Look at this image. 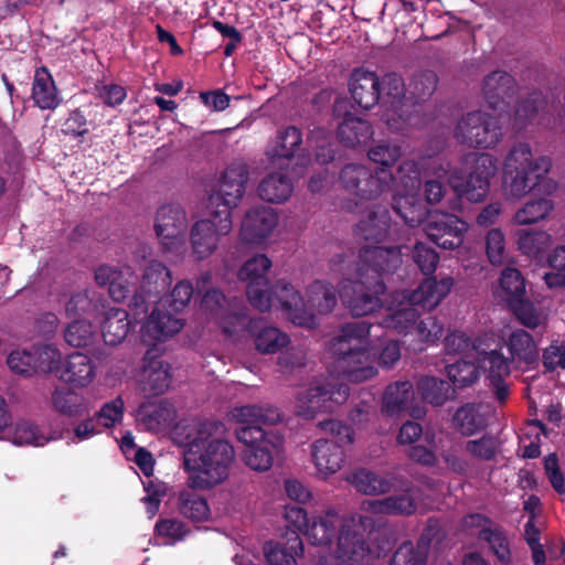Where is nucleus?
I'll list each match as a JSON object with an SVG mask.
<instances>
[{
	"instance_id": "f257e3e1",
	"label": "nucleus",
	"mask_w": 565,
	"mask_h": 565,
	"mask_svg": "<svg viewBox=\"0 0 565 565\" xmlns=\"http://www.w3.org/2000/svg\"><path fill=\"white\" fill-rule=\"evenodd\" d=\"M223 428L220 420H196L193 433L186 434L183 465L191 488L209 490L227 479L235 450L227 440L215 437Z\"/></svg>"
},
{
	"instance_id": "f03ea898",
	"label": "nucleus",
	"mask_w": 565,
	"mask_h": 565,
	"mask_svg": "<svg viewBox=\"0 0 565 565\" xmlns=\"http://www.w3.org/2000/svg\"><path fill=\"white\" fill-rule=\"evenodd\" d=\"M248 173L247 164L233 162L222 173L217 191L209 196L210 217L195 222L190 234L193 254L199 260L209 257L220 237L231 232L232 209L246 191Z\"/></svg>"
},
{
	"instance_id": "7ed1b4c3",
	"label": "nucleus",
	"mask_w": 565,
	"mask_h": 565,
	"mask_svg": "<svg viewBox=\"0 0 565 565\" xmlns=\"http://www.w3.org/2000/svg\"><path fill=\"white\" fill-rule=\"evenodd\" d=\"M233 418L243 424L236 430L237 440L246 446L243 452L244 463L255 471H267L282 449L284 436L265 430L260 425H275L281 419L280 411L274 406H260L255 404L235 407Z\"/></svg>"
},
{
	"instance_id": "20e7f679",
	"label": "nucleus",
	"mask_w": 565,
	"mask_h": 565,
	"mask_svg": "<svg viewBox=\"0 0 565 565\" xmlns=\"http://www.w3.org/2000/svg\"><path fill=\"white\" fill-rule=\"evenodd\" d=\"M303 535L312 545L319 546L330 545L338 535L335 553L320 556L318 565H360L371 552L364 534L343 524L333 512L313 518Z\"/></svg>"
},
{
	"instance_id": "39448f33",
	"label": "nucleus",
	"mask_w": 565,
	"mask_h": 565,
	"mask_svg": "<svg viewBox=\"0 0 565 565\" xmlns=\"http://www.w3.org/2000/svg\"><path fill=\"white\" fill-rule=\"evenodd\" d=\"M376 322L355 320L342 326L340 334L332 340L337 366L350 382L360 383L374 377L376 367L372 364L369 337Z\"/></svg>"
},
{
	"instance_id": "423d86ee",
	"label": "nucleus",
	"mask_w": 565,
	"mask_h": 565,
	"mask_svg": "<svg viewBox=\"0 0 565 565\" xmlns=\"http://www.w3.org/2000/svg\"><path fill=\"white\" fill-rule=\"evenodd\" d=\"M551 160L541 156L533 159L531 147L519 142L509 151L504 160V184L511 196L522 198L545 180L551 169Z\"/></svg>"
},
{
	"instance_id": "0eeeda50",
	"label": "nucleus",
	"mask_w": 565,
	"mask_h": 565,
	"mask_svg": "<svg viewBox=\"0 0 565 565\" xmlns=\"http://www.w3.org/2000/svg\"><path fill=\"white\" fill-rule=\"evenodd\" d=\"M394 180L391 170L348 163L339 173L340 188L356 201H373L387 192Z\"/></svg>"
},
{
	"instance_id": "6e6552de",
	"label": "nucleus",
	"mask_w": 565,
	"mask_h": 565,
	"mask_svg": "<svg viewBox=\"0 0 565 565\" xmlns=\"http://www.w3.org/2000/svg\"><path fill=\"white\" fill-rule=\"evenodd\" d=\"M193 285L189 280L179 281L171 291L167 302V311L154 308L147 321L141 327L143 338L154 341H162L180 332L184 321L177 318L172 312L182 311L190 302L193 296Z\"/></svg>"
},
{
	"instance_id": "1a4fd4ad",
	"label": "nucleus",
	"mask_w": 565,
	"mask_h": 565,
	"mask_svg": "<svg viewBox=\"0 0 565 565\" xmlns=\"http://www.w3.org/2000/svg\"><path fill=\"white\" fill-rule=\"evenodd\" d=\"M455 138L475 149H490L502 139L503 131L500 119L482 110H473L463 115L455 127Z\"/></svg>"
},
{
	"instance_id": "9d476101",
	"label": "nucleus",
	"mask_w": 565,
	"mask_h": 565,
	"mask_svg": "<svg viewBox=\"0 0 565 565\" xmlns=\"http://www.w3.org/2000/svg\"><path fill=\"white\" fill-rule=\"evenodd\" d=\"M385 291L386 285L383 279L373 280L355 271L354 279L344 281L339 295L353 316L364 317L382 307L381 296Z\"/></svg>"
},
{
	"instance_id": "9b49d317",
	"label": "nucleus",
	"mask_w": 565,
	"mask_h": 565,
	"mask_svg": "<svg viewBox=\"0 0 565 565\" xmlns=\"http://www.w3.org/2000/svg\"><path fill=\"white\" fill-rule=\"evenodd\" d=\"M471 167L466 178L456 181L452 185L459 198L479 203L486 200L490 181L497 174L498 160L490 153H472L467 158Z\"/></svg>"
},
{
	"instance_id": "f8f14e48",
	"label": "nucleus",
	"mask_w": 565,
	"mask_h": 565,
	"mask_svg": "<svg viewBox=\"0 0 565 565\" xmlns=\"http://www.w3.org/2000/svg\"><path fill=\"white\" fill-rule=\"evenodd\" d=\"M350 395V387L338 381L312 384L297 399V414L311 419L318 413L331 412L333 405L343 404Z\"/></svg>"
},
{
	"instance_id": "ddd939ff",
	"label": "nucleus",
	"mask_w": 565,
	"mask_h": 565,
	"mask_svg": "<svg viewBox=\"0 0 565 565\" xmlns=\"http://www.w3.org/2000/svg\"><path fill=\"white\" fill-rule=\"evenodd\" d=\"M403 263V255L399 246L364 245L359 250L355 271L362 277L370 279H383L395 273Z\"/></svg>"
},
{
	"instance_id": "4468645a",
	"label": "nucleus",
	"mask_w": 565,
	"mask_h": 565,
	"mask_svg": "<svg viewBox=\"0 0 565 565\" xmlns=\"http://www.w3.org/2000/svg\"><path fill=\"white\" fill-rule=\"evenodd\" d=\"M271 260L265 254H257L247 259L238 271V277L247 281L246 296L256 309L265 312L270 310L269 281L266 274Z\"/></svg>"
},
{
	"instance_id": "2eb2a0df",
	"label": "nucleus",
	"mask_w": 565,
	"mask_h": 565,
	"mask_svg": "<svg viewBox=\"0 0 565 565\" xmlns=\"http://www.w3.org/2000/svg\"><path fill=\"white\" fill-rule=\"evenodd\" d=\"M270 309L279 307L294 324L311 328L316 326L315 316L307 308L301 292L286 279L269 285Z\"/></svg>"
},
{
	"instance_id": "dca6fc26",
	"label": "nucleus",
	"mask_w": 565,
	"mask_h": 565,
	"mask_svg": "<svg viewBox=\"0 0 565 565\" xmlns=\"http://www.w3.org/2000/svg\"><path fill=\"white\" fill-rule=\"evenodd\" d=\"M424 230L438 247L455 249L462 244L468 223L455 214L436 212L427 217Z\"/></svg>"
},
{
	"instance_id": "f3484780",
	"label": "nucleus",
	"mask_w": 565,
	"mask_h": 565,
	"mask_svg": "<svg viewBox=\"0 0 565 565\" xmlns=\"http://www.w3.org/2000/svg\"><path fill=\"white\" fill-rule=\"evenodd\" d=\"M188 220L180 204H164L159 207L154 230L167 250H178L184 245Z\"/></svg>"
},
{
	"instance_id": "a211bd4d",
	"label": "nucleus",
	"mask_w": 565,
	"mask_h": 565,
	"mask_svg": "<svg viewBox=\"0 0 565 565\" xmlns=\"http://www.w3.org/2000/svg\"><path fill=\"white\" fill-rule=\"evenodd\" d=\"M511 359L505 358L502 352L491 350L479 353L480 369H483L488 386L499 403H505L510 395L509 385L505 379L510 375Z\"/></svg>"
},
{
	"instance_id": "6ab92c4d",
	"label": "nucleus",
	"mask_w": 565,
	"mask_h": 565,
	"mask_svg": "<svg viewBox=\"0 0 565 565\" xmlns=\"http://www.w3.org/2000/svg\"><path fill=\"white\" fill-rule=\"evenodd\" d=\"M414 488L409 479L401 476L397 479L396 489H393L399 493L369 501V510L376 514L409 516L417 511Z\"/></svg>"
},
{
	"instance_id": "aec40b11",
	"label": "nucleus",
	"mask_w": 565,
	"mask_h": 565,
	"mask_svg": "<svg viewBox=\"0 0 565 565\" xmlns=\"http://www.w3.org/2000/svg\"><path fill=\"white\" fill-rule=\"evenodd\" d=\"M417 305L411 302L405 291L396 290L392 294V305L387 308V313L380 322L377 328L393 329L398 333H407L411 328L416 326L419 318Z\"/></svg>"
},
{
	"instance_id": "412c9836",
	"label": "nucleus",
	"mask_w": 565,
	"mask_h": 565,
	"mask_svg": "<svg viewBox=\"0 0 565 565\" xmlns=\"http://www.w3.org/2000/svg\"><path fill=\"white\" fill-rule=\"evenodd\" d=\"M278 223V215L270 206H255L244 216L241 238L245 243L259 244L268 237Z\"/></svg>"
},
{
	"instance_id": "4be33fe9",
	"label": "nucleus",
	"mask_w": 565,
	"mask_h": 565,
	"mask_svg": "<svg viewBox=\"0 0 565 565\" xmlns=\"http://www.w3.org/2000/svg\"><path fill=\"white\" fill-rule=\"evenodd\" d=\"M95 280L102 287L108 286L110 298L116 302H121L130 297L136 276L129 266L100 265L95 270Z\"/></svg>"
},
{
	"instance_id": "5701e85b",
	"label": "nucleus",
	"mask_w": 565,
	"mask_h": 565,
	"mask_svg": "<svg viewBox=\"0 0 565 565\" xmlns=\"http://www.w3.org/2000/svg\"><path fill=\"white\" fill-rule=\"evenodd\" d=\"M516 88V82L511 74L495 70L484 77L482 92L488 106L502 111L515 96Z\"/></svg>"
},
{
	"instance_id": "b1692460",
	"label": "nucleus",
	"mask_w": 565,
	"mask_h": 565,
	"mask_svg": "<svg viewBox=\"0 0 565 565\" xmlns=\"http://www.w3.org/2000/svg\"><path fill=\"white\" fill-rule=\"evenodd\" d=\"M349 89L355 104L363 109H370L381 100V79L376 73L363 67L352 72Z\"/></svg>"
},
{
	"instance_id": "393cba45",
	"label": "nucleus",
	"mask_w": 565,
	"mask_h": 565,
	"mask_svg": "<svg viewBox=\"0 0 565 565\" xmlns=\"http://www.w3.org/2000/svg\"><path fill=\"white\" fill-rule=\"evenodd\" d=\"M390 228V211L385 206L375 205L355 225L354 235L358 239L369 243L367 245H376L387 237Z\"/></svg>"
},
{
	"instance_id": "a878e982",
	"label": "nucleus",
	"mask_w": 565,
	"mask_h": 565,
	"mask_svg": "<svg viewBox=\"0 0 565 565\" xmlns=\"http://www.w3.org/2000/svg\"><path fill=\"white\" fill-rule=\"evenodd\" d=\"M454 286L452 277H444L437 280L436 277L425 278L416 289L404 290L413 305L424 310L435 309L441 300L450 292Z\"/></svg>"
},
{
	"instance_id": "bb28decb",
	"label": "nucleus",
	"mask_w": 565,
	"mask_h": 565,
	"mask_svg": "<svg viewBox=\"0 0 565 565\" xmlns=\"http://www.w3.org/2000/svg\"><path fill=\"white\" fill-rule=\"evenodd\" d=\"M401 476H382L365 468H360L347 476L350 482L359 492L366 495L387 494L396 489L397 479Z\"/></svg>"
},
{
	"instance_id": "cd10ccee",
	"label": "nucleus",
	"mask_w": 565,
	"mask_h": 565,
	"mask_svg": "<svg viewBox=\"0 0 565 565\" xmlns=\"http://www.w3.org/2000/svg\"><path fill=\"white\" fill-rule=\"evenodd\" d=\"M95 376V365L90 356L74 352L62 364L58 379L75 387L87 386Z\"/></svg>"
},
{
	"instance_id": "c85d7f7f",
	"label": "nucleus",
	"mask_w": 565,
	"mask_h": 565,
	"mask_svg": "<svg viewBox=\"0 0 565 565\" xmlns=\"http://www.w3.org/2000/svg\"><path fill=\"white\" fill-rule=\"evenodd\" d=\"M311 456L320 473L333 475L342 468L345 451L330 439H318L311 445Z\"/></svg>"
},
{
	"instance_id": "c756f323",
	"label": "nucleus",
	"mask_w": 565,
	"mask_h": 565,
	"mask_svg": "<svg viewBox=\"0 0 565 565\" xmlns=\"http://www.w3.org/2000/svg\"><path fill=\"white\" fill-rule=\"evenodd\" d=\"M143 379L146 392L152 395L163 394L171 383L169 363L157 359L153 350H148L143 356Z\"/></svg>"
},
{
	"instance_id": "7c9ffc66",
	"label": "nucleus",
	"mask_w": 565,
	"mask_h": 565,
	"mask_svg": "<svg viewBox=\"0 0 565 565\" xmlns=\"http://www.w3.org/2000/svg\"><path fill=\"white\" fill-rule=\"evenodd\" d=\"M373 134L372 126L367 120L355 117L351 113H345L337 129L340 143L348 148H356L366 143Z\"/></svg>"
},
{
	"instance_id": "2f4dec72",
	"label": "nucleus",
	"mask_w": 565,
	"mask_h": 565,
	"mask_svg": "<svg viewBox=\"0 0 565 565\" xmlns=\"http://www.w3.org/2000/svg\"><path fill=\"white\" fill-rule=\"evenodd\" d=\"M415 397L414 386L409 381L395 382L385 388L382 412L388 416H399L408 411Z\"/></svg>"
},
{
	"instance_id": "473e14b6",
	"label": "nucleus",
	"mask_w": 565,
	"mask_h": 565,
	"mask_svg": "<svg viewBox=\"0 0 565 565\" xmlns=\"http://www.w3.org/2000/svg\"><path fill=\"white\" fill-rule=\"evenodd\" d=\"M172 284V277L167 266L158 260H151L145 268L141 287L148 294L149 300L160 301Z\"/></svg>"
},
{
	"instance_id": "72a5a7b5",
	"label": "nucleus",
	"mask_w": 565,
	"mask_h": 565,
	"mask_svg": "<svg viewBox=\"0 0 565 565\" xmlns=\"http://www.w3.org/2000/svg\"><path fill=\"white\" fill-rule=\"evenodd\" d=\"M511 361L518 365L525 364L527 366L537 364L539 349L533 337L523 329L513 331L507 342Z\"/></svg>"
},
{
	"instance_id": "f704fd0d",
	"label": "nucleus",
	"mask_w": 565,
	"mask_h": 565,
	"mask_svg": "<svg viewBox=\"0 0 565 565\" xmlns=\"http://www.w3.org/2000/svg\"><path fill=\"white\" fill-rule=\"evenodd\" d=\"M32 99L40 109H55L61 100L52 75L45 66L35 70Z\"/></svg>"
},
{
	"instance_id": "c9c22d12",
	"label": "nucleus",
	"mask_w": 565,
	"mask_h": 565,
	"mask_svg": "<svg viewBox=\"0 0 565 565\" xmlns=\"http://www.w3.org/2000/svg\"><path fill=\"white\" fill-rule=\"evenodd\" d=\"M482 404L467 403L459 407L452 416V426L462 436H472L488 425L487 416L481 412Z\"/></svg>"
},
{
	"instance_id": "e433bc0d",
	"label": "nucleus",
	"mask_w": 565,
	"mask_h": 565,
	"mask_svg": "<svg viewBox=\"0 0 565 565\" xmlns=\"http://www.w3.org/2000/svg\"><path fill=\"white\" fill-rule=\"evenodd\" d=\"M100 329L106 344L114 347L121 343L130 330L129 313L120 308L108 309L104 315Z\"/></svg>"
},
{
	"instance_id": "4c0bfd02",
	"label": "nucleus",
	"mask_w": 565,
	"mask_h": 565,
	"mask_svg": "<svg viewBox=\"0 0 565 565\" xmlns=\"http://www.w3.org/2000/svg\"><path fill=\"white\" fill-rule=\"evenodd\" d=\"M258 195L270 203H282L294 191L291 179L285 172H271L258 184Z\"/></svg>"
},
{
	"instance_id": "58836bf2",
	"label": "nucleus",
	"mask_w": 565,
	"mask_h": 565,
	"mask_svg": "<svg viewBox=\"0 0 565 565\" xmlns=\"http://www.w3.org/2000/svg\"><path fill=\"white\" fill-rule=\"evenodd\" d=\"M416 388L422 399L433 406H441L454 398L456 390L446 380L425 375L418 379Z\"/></svg>"
},
{
	"instance_id": "ea45409f",
	"label": "nucleus",
	"mask_w": 565,
	"mask_h": 565,
	"mask_svg": "<svg viewBox=\"0 0 565 565\" xmlns=\"http://www.w3.org/2000/svg\"><path fill=\"white\" fill-rule=\"evenodd\" d=\"M289 546L268 541L264 545V554L268 565H297L296 557L303 552L300 536L294 532L288 539Z\"/></svg>"
},
{
	"instance_id": "a19ab883",
	"label": "nucleus",
	"mask_w": 565,
	"mask_h": 565,
	"mask_svg": "<svg viewBox=\"0 0 565 565\" xmlns=\"http://www.w3.org/2000/svg\"><path fill=\"white\" fill-rule=\"evenodd\" d=\"M477 537L479 541L488 544L490 552L501 565H510L512 563L510 540L507 531L501 525L495 524L492 529L478 532Z\"/></svg>"
},
{
	"instance_id": "79ce46f5",
	"label": "nucleus",
	"mask_w": 565,
	"mask_h": 565,
	"mask_svg": "<svg viewBox=\"0 0 565 565\" xmlns=\"http://www.w3.org/2000/svg\"><path fill=\"white\" fill-rule=\"evenodd\" d=\"M259 327H256L255 332H250L254 337L255 348L264 354H273L287 347L289 338L279 329L267 326L263 320H258Z\"/></svg>"
},
{
	"instance_id": "37998d69",
	"label": "nucleus",
	"mask_w": 565,
	"mask_h": 565,
	"mask_svg": "<svg viewBox=\"0 0 565 565\" xmlns=\"http://www.w3.org/2000/svg\"><path fill=\"white\" fill-rule=\"evenodd\" d=\"M53 409L67 417H81L86 413L84 397L66 387H56L51 395Z\"/></svg>"
},
{
	"instance_id": "c03bdc74",
	"label": "nucleus",
	"mask_w": 565,
	"mask_h": 565,
	"mask_svg": "<svg viewBox=\"0 0 565 565\" xmlns=\"http://www.w3.org/2000/svg\"><path fill=\"white\" fill-rule=\"evenodd\" d=\"M189 488L182 490L178 497V510L184 518L192 521H205L210 515V508L204 497L196 493L195 490L200 488Z\"/></svg>"
},
{
	"instance_id": "a18cd8bd",
	"label": "nucleus",
	"mask_w": 565,
	"mask_h": 565,
	"mask_svg": "<svg viewBox=\"0 0 565 565\" xmlns=\"http://www.w3.org/2000/svg\"><path fill=\"white\" fill-rule=\"evenodd\" d=\"M446 374L455 390L471 387L480 379V364L459 359L446 365Z\"/></svg>"
},
{
	"instance_id": "49530a36",
	"label": "nucleus",
	"mask_w": 565,
	"mask_h": 565,
	"mask_svg": "<svg viewBox=\"0 0 565 565\" xmlns=\"http://www.w3.org/2000/svg\"><path fill=\"white\" fill-rule=\"evenodd\" d=\"M302 145V134L295 126H288L278 131L276 145L273 149V161L278 159H294L299 156Z\"/></svg>"
},
{
	"instance_id": "de8ad7c7",
	"label": "nucleus",
	"mask_w": 565,
	"mask_h": 565,
	"mask_svg": "<svg viewBox=\"0 0 565 565\" xmlns=\"http://www.w3.org/2000/svg\"><path fill=\"white\" fill-rule=\"evenodd\" d=\"M137 417L147 429L157 430L172 419V407L163 401L145 402L138 407Z\"/></svg>"
},
{
	"instance_id": "09e8293b",
	"label": "nucleus",
	"mask_w": 565,
	"mask_h": 565,
	"mask_svg": "<svg viewBox=\"0 0 565 565\" xmlns=\"http://www.w3.org/2000/svg\"><path fill=\"white\" fill-rule=\"evenodd\" d=\"M437 84L438 77L435 72L429 70L419 71L412 76L407 85V94L414 104H420L431 97Z\"/></svg>"
},
{
	"instance_id": "8fccbe9b",
	"label": "nucleus",
	"mask_w": 565,
	"mask_h": 565,
	"mask_svg": "<svg viewBox=\"0 0 565 565\" xmlns=\"http://www.w3.org/2000/svg\"><path fill=\"white\" fill-rule=\"evenodd\" d=\"M223 332L232 338H239L245 332H255L259 327L257 319L249 318L244 310L224 312L217 318Z\"/></svg>"
},
{
	"instance_id": "3c124183",
	"label": "nucleus",
	"mask_w": 565,
	"mask_h": 565,
	"mask_svg": "<svg viewBox=\"0 0 565 565\" xmlns=\"http://www.w3.org/2000/svg\"><path fill=\"white\" fill-rule=\"evenodd\" d=\"M33 358L34 374L36 373H56L60 374L62 367V354L51 344H42L31 350Z\"/></svg>"
},
{
	"instance_id": "603ef678",
	"label": "nucleus",
	"mask_w": 565,
	"mask_h": 565,
	"mask_svg": "<svg viewBox=\"0 0 565 565\" xmlns=\"http://www.w3.org/2000/svg\"><path fill=\"white\" fill-rule=\"evenodd\" d=\"M337 290L332 285L320 280L310 285L308 302L319 313L327 315L331 312L337 306Z\"/></svg>"
},
{
	"instance_id": "864d4df0",
	"label": "nucleus",
	"mask_w": 565,
	"mask_h": 565,
	"mask_svg": "<svg viewBox=\"0 0 565 565\" xmlns=\"http://www.w3.org/2000/svg\"><path fill=\"white\" fill-rule=\"evenodd\" d=\"M553 207V202L546 198L530 201L516 212L515 221L522 225L536 223L546 217Z\"/></svg>"
},
{
	"instance_id": "5fc2aeb1",
	"label": "nucleus",
	"mask_w": 565,
	"mask_h": 565,
	"mask_svg": "<svg viewBox=\"0 0 565 565\" xmlns=\"http://www.w3.org/2000/svg\"><path fill=\"white\" fill-rule=\"evenodd\" d=\"M510 310L525 327L535 329L540 324V315L526 296L504 298Z\"/></svg>"
},
{
	"instance_id": "6e6d98bb",
	"label": "nucleus",
	"mask_w": 565,
	"mask_h": 565,
	"mask_svg": "<svg viewBox=\"0 0 565 565\" xmlns=\"http://www.w3.org/2000/svg\"><path fill=\"white\" fill-rule=\"evenodd\" d=\"M402 156L401 146L392 141H381L367 151L371 161L381 166L380 169L390 170Z\"/></svg>"
},
{
	"instance_id": "4d7b16f0",
	"label": "nucleus",
	"mask_w": 565,
	"mask_h": 565,
	"mask_svg": "<svg viewBox=\"0 0 565 565\" xmlns=\"http://www.w3.org/2000/svg\"><path fill=\"white\" fill-rule=\"evenodd\" d=\"M154 532L164 545H175L186 537L190 529L179 520L160 519L154 525Z\"/></svg>"
},
{
	"instance_id": "13d9d810",
	"label": "nucleus",
	"mask_w": 565,
	"mask_h": 565,
	"mask_svg": "<svg viewBox=\"0 0 565 565\" xmlns=\"http://www.w3.org/2000/svg\"><path fill=\"white\" fill-rule=\"evenodd\" d=\"M550 243V235L544 231H520L518 233L519 249L527 256H537Z\"/></svg>"
},
{
	"instance_id": "bf43d9fd",
	"label": "nucleus",
	"mask_w": 565,
	"mask_h": 565,
	"mask_svg": "<svg viewBox=\"0 0 565 565\" xmlns=\"http://www.w3.org/2000/svg\"><path fill=\"white\" fill-rule=\"evenodd\" d=\"M93 335V327L85 319H75L64 331L65 341L74 348L87 347L92 343Z\"/></svg>"
},
{
	"instance_id": "052dcab7",
	"label": "nucleus",
	"mask_w": 565,
	"mask_h": 565,
	"mask_svg": "<svg viewBox=\"0 0 565 565\" xmlns=\"http://www.w3.org/2000/svg\"><path fill=\"white\" fill-rule=\"evenodd\" d=\"M96 292L89 290L77 291L71 296L66 303V313L70 317H81L83 315H89L97 310Z\"/></svg>"
},
{
	"instance_id": "680f3d73",
	"label": "nucleus",
	"mask_w": 565,
	"mask_h": 565,
	"mask_svg": "<svg viewBox=\"0 0 565 565\" xmlns=\"http://www.w3.org/2000/svg\"><path fill=\"white\" fill-rule=\"evenodd\" d=\"M412 258L419 270L426 275H433L439 263V255L431 246L418 242L413 247Z\"/></svg>"
},
{
	"instance_id": "e2e57ef3",
	"label": "nucleus",
	"mask_w": 565,
	"mask_h": 565,
	"mask_svg": "<svg viewBox=\"0 0 565 565\" xmlns=\"http://www.w3.org/2000/svg\"><path fill=\"white\" fill-rule=\"evenodd\" d=\"M466 450L478 459L490 461L498 454V439L490 434H484L481 438L468 440Z\"/></svg>"
},
{
	"instance_id": "0e129e2a",
	"label": "nucleus",
	"mask_w": 565,
	"mask_h": 565,
	"mask_svg": "<svg viewBox=\"0 0 565 565\" xmlns=\"http://www.w3.org/2000/svg\"><path fill=\"white\" fill-rule=\"evenodd\" d=\"M500 286L505 298L521 297L525 294V279L516 268L507 267L502 270Z\"/></svg>"
},
{
	"instance_id": "69168bd1",
	"label": "nucleus",
	"mask_w": 565,
	"mask_h": 565,
	"mask_svg": "<svg viewBox=\"0 0 565 565\" xmlns=\"http://www.w3.org/2000/svg\"><path fill=\"white\" fill-rule=\"evenodd\" d=\"M381 99L390 98L391 104L395 105L406 96L407 86L398 74L388 73L381 79Z\"/></svg>"
},
{
	"instance_id": "338daca9",
	"label": "nucleus",
	"mask_w": 565,
	"mask_h": 565,
	"mask_svg": "<svg viewBox=\"0 0 565 565\" xmlns=\"http://www.w3.org/2000/svg\"><path fill=\"white\" fill-rule=\"evenodd\" d=\"M11 440L18 446H42L44 445V438L39 434L38 426L29 422L18 423L12 433Z\"/></svg>"
},
{
	"instance_id": "774afa93",
	"label": "nucleus",
	"mask_w": 565,
	"mask_h": 565,
	"mask_svg": "<svg viewBox=\"0 0 565 565\" xmlns=\"http://www.w3.org/2000/svg\"><path fill=\"white\" fill-rule=\"evenodd\" d=\"M426 563L427 556L408 541L402 543L394 552L390 565H426Z\"/></svg>"
}]
</instances>
